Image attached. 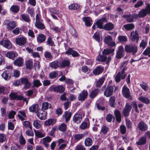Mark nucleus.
Segmentation results:
<instances>
[{
    "mask_svg": "<svg viewBox=\"0 0 150 150\" xmlns=\"http://www.w3.org/2000/svg\"><path fill=\"white\" fill-rule=\"evenodd\" d=\"M47 45L52 46H55L54 41H52V38L50 37L48 38L47 41Z\"/></svg>",
    "mask_w": 150,
    "mask_h": 150,
    "instance_id": "864d4df0",
    "label": "nucleus"
},
{
    "mask_svg": "<svg viewBox=\"0 0 150 150\" xmlns=\"http://www.w3.org/2000/svg\"><path fill=\"white\" fill-rule=\"evenodd\" d=\"M6 56L9 58L13 60L16 57V54L13 52H9L7 53Z\"/></svg>",
    "mask_w": 150,
    "mask_h": 150,
    "instance_id": "2f4dec72",
    "label": "nucleus"
},
{
    "mask_svg": "<svg viewBox=\"0 0 150 150\" xmlns=\"http://www.w3.org/2000/svg\"><path fill=\"white\" fill-rule=\"evenodd\" d=\"M88 94L87 91L83 90L82 92L80 93L78 97L79 100L83 101L86 99Z\"/></svg>",
    "mask_w": 150,
    "mask_h": 150,
    "instance_id": "a211bd4d",
    "label": "nucleus"
},
{
    "mask_svg": "<svg viewBox=\"0 0 150 150\" xmlns=\"http://www.w3.org/2000/svg\"><path fill=\"white\" fill-rule=\"evenodd\" d=\"M46 36L43 34H39L37 37V41L38 43H42L46 40Z\"/></svg>",
    "mask_w": 150,
    "mask_h": 150,
    "instance_id": "412c9836",
    "label": "nucleus"
},
{
    "mask_svg": "<svg viewBox=\"0 0 150 150\" xmlns=\"http://www.w3.org/2000/svg\"><path fill=\"white\" fill-rule=\"evenodd\" d=\"M123 17L126 18L127 21L128 22H133L134 19H136L138 18V15L136 13H134L132 15H124Z\"/></svg>",
    "mask_w": 150,
    "mask_h": 150,
    "instance_id": "423d86ee",
    "label": "nucleus"
},
{
    "mask_svg": "<svg viewBox=\"0 0 150 150\" xmlns=\"http://www.w3.org/2000/svg\"><path fill=\"white\" fill-rule=\"evenodd\" d=\"M34 132L35 136L38 138H41L45 136V134L39 130L34 129Z\"/></svg>",
    "mask_w": 150,
    "mask_h": 150,
    "instance_id": "c9c22d12",
    "label": "nucleus"
},
{
    "mask_svg": "<svg viewBox=\"0 0 150 150\" xmlns=\"http://www.w3.org/2000/svg\"><path fill=\"white\" fill-rule=\"evenodd\" d=\"M138 127L140 130L145 131L147 130V127L144 122H141L139 123Z\"/></svg>",
    "mask_w": 150,
    "mask_h": 150,
    "instance_id": "4be33fe9",
    "label": "nucleus"
},
{
    "mask_svg": "<svg viewBox=\"0 0 150 150\" xmlns=\"http://www.w3.org/2000/svg\"><path fill=\"white\" fill-rule=\"evenodd\" d=\"M118 39L119 41L122 44L125 42L127 40V37L123 35L119 36L118 37Z\"/></svg>",
    "mask_w": 150,
    "mask_h": 150,
    "instance_id": "de8ad7c7",
    "label": "nucleus"
},
{
    "mask_svg": "<svg viewBox=\"0 0 150 150\" xmlns=\"http://www.w3.org/2000/svg\"><path fill=\"white\" fill-rule=\"evenodd\" d=\"M49 103L47 102H45L42 103V109L43 110H46L49 107Z\"/></svg>",
    "mask_w": 150,
    "mask_h": 150,
    "instance_id": "bf43d9fd",
    "label": "nucleus"
},
{
    "mask_svg": "<svg viewBox=\"0 0 150 150\" xmlns=\"http://www.w3.org/2000/svg\"><path fill=\"white\" fill-rule=\"evenodd\" d=\"M84 137L83 134H76L74 135V138L76 140L79 141Z\"/></svg>",
    "mask_w": 150,
    "mask_h": 150,
    "instance_id": "603ef678",
    "label": "nucleus"
},
{
    "mask_svg": "<svg viewBox=\"0 0 150 150\" xmlns=\"http://www.w3.org/2000/svg\"><path fill=\"white\" fill-rule=\"evenodd\" d=\"M22 84L24 85V88L25 89H29L31 86V83L26 78L23 77L18 79L15 81L13 85L15 86H18Z\"/></svg>",
    "mask_w": 150,
    "mask_h": 150,
    "instance_id": "f257e3e1",
    "label": "nucleus"
},
{
    "mask_svg": "<svg viewBox=\"0 0 150 150\" xmlns=\"http://www.w3.org/2000/svg\"><path fill=\"white\" fill-rule=\"evenodd\" d=\"M148 38V37L147 36H146L145 39H143L142 40L139 45L140 47H142L143 49L145 48L147 44Z\"/></svg>",
    "mask_w": 150,
    "mask_h": 150,
    "instance_id": "f704fd0d",
    "label": "nucleus"
},
{
    "mask_svg": "<svg viewBox=\"0 0 150 150\" xmlns=\"http://www.w3.org/2000/svg\"><path fill=\"white\" fill-rule=\"evenodd\" d=\"M146 142V139L144 137L140 138L139 141L137 142L136 144L138 145H142L145 144Z\"/></svg>",
    "mask_w": 150,
    "mask_h": 150,
    "instance_id": "58836bf2",
    "label": "nucleus"
},
{
    "mask_svg": "<svg viewBox=\"0 0 150 150\" xmlns=\"http://www.w3.org/2000/svg\"><path fill=\"white\" fill-rule=\"evenodd\" d=\"M107 59V57L105 55H99L96 58V60L101 62H105Z\"/></svg>",
    "mask_w": 150,
    "mask_h": 150,
    "instance_id": "79ce46f5",
    "label": "nucleus"
},
{
    "mask_svg": "<svg viewBox=\"0 0 150 150\" xmlns=\"http://www.w3.org/2000/svg\"><path fill=\"white\" fill-rule=\"evenodd\" d=\"M4 47L8 49L11 48L12 47L11 43L10 41L8 40H5Z\"/></svg>",
    "mask_w": 150,
    "mask_h": 150,
    "instance_id": "37998d69",
    "label": "nucleus"
},
{
    "mask_svg": "<svg viewBox=\"0 0 150 150\" xmlns=\"http://www.w3.org/2000/svg\"><path fill=\"white\" fill-rule=\"evenodd\" d=\"M98 93V89H96L93 91L90 94V96L91 98H93L95 97Z\"/></svg>",
    "mask_w": 150,
    "mask_h": 150,
    "instance_id": "3c124183",
    "label": "nucleus"
},
{
    "mask_svg": "<svg viewBox=\"0 0 150 150\" xmlns=\"http://www.w3.org/2000/svg\"><path fill=\"white\" fill-rule=\"evenodd\" d=\"M114 27V25L112 23H109L104 26L103 29L105 30H110L113 29Z\"/></svg>",
    "mask_w": 150,
    "mask_h": 150,
    "instance_id": "c756f323",
    "label": "nucleus"
},
{
    "mask_svg": "<svg viewBox=\"0 0 150 150\" xmlns=\"http://www.w3.org/2000/svg\"><path fill=\"white\" fill-rule=\"evenodd\" d=\"M16 41L17 45L20 46H23L26 43L27 40L24 37H19L16 38Z\"/></svg>",
    "mask_w": 150,
    "mask_h": 150,
    "instance_id": "9b49d317",
    "label": "nucleus"
},
{
    "mask_svg": "<svg viewBox=\"0 0 150 150\" xmlns=\"http://www.w3.org/2000/svg\"><path fill=\"white\" fill-rule=\"evenodd\" d=\"M70 63L68 60H64L62 62L61 66V67H68L70 65Z\"/></svg>",
    "mask_w": 150,
    "mask_h": 150,
    "instance_id": "5fc2aeb1",
    "label": "nucleus"
},
{
    "mask_svg": "<svg viewBox=\"0 0 150 150\" xmlns=\"http://www.w3.org/2000/svg\"><path fill=\"white\" fill-rule=\"evenodd\" d=\"M16 26V23L14 21L10 22L8 26H7V29L9 30H11L14 28Z\"/></svg>",
    "mask_w": 150,
    "mask_h": 150,
    "instance_id": "72a5a7b5",
    "label": "nucleus"
},
{
    "mask_svg": "<svg viewBox=\"0 0 150 150\" xmlns=\"http://www.w3.org/2000/svg\"><path fill=\"white\" fill-rule=\"evenodd\" d=\"M125 51L127 53H132L134 54L137 52V47L135 45L130 44L126 45L125 46Z\"/></svg>",
    "mask_w": 150,
    "mask_h": 150,
    "instance_id": "20e7f679",
    "label": "nucleus"
},
{
    "mask_svg": "<svg viewBox=\"0 0 150 150\" xmlns=\"http://www.w3.org/2000/svg\"><path fill=\"white\" fill-rule=\"evenodd\" d=\"M25 65L27 69L30 70L31 69L33 65V62L32 61L30 60L27 61Z\"/></svg>",
    "mask_w": 150,
    "mask_h": 150,
    "instance_id": "49530a36",
    "label": "nucleus"
},
{
    "mask_svg": "<svg viewBox=\"0 0 150 150\" xmlns=\"http://www.w3.org/2000/svg\"><path fill=\"white\" fill-rule=\"evenodd\" d=\"M78 6L77 4H73L69 5L68 8L70 10H75L78 7Z\"/></svg>",
    "mask_w": 150,
    "mask_h": 150,
    "instance_id": "680f3d73",
    "label": "nucleus"
},
{
    "mask_svg": "<svg viewBox=\"0 0 150 150\" xmlns=\"http://www.w3.org/2000/svg\"><path fill=\"white\" fill-rule=\"evenodd\" d=\"M65 54L68 55H72L74 57L78 56V53L76 51H74L71 48L69 49L65 52Z\"/></svg>",
    "mask_w": 150,
    "mask_h": 150,
    "instance_id": "aec40b11",
    "label": "nucleus"
},
{
    "mask_svg": "<svg viewBox=\"0 0 150 150\" xmlns=\"http://www.w3.org/2000/svg\"><path fill=\"white\" fill-rule=\"evenodd\" d=\"M20 17L23 20L26 22H29L30 20L29 16L25 13H23L21 15Z\"/></svg>",
    "mask_w": 150,
    "mask_h": 150,
    "instance_id": "a878e982",
    "label": "nucleus"
},
{
    "mask_svg": "<svg viewBox=\"0 0 150 150\" xmlns=\"http://www.w3.org/2000/svg\"><path fill=\"white\" fill-rule=\"evenodd\" d=\"M33 125L36 129H39L41 126L40 121L38 120H35L33 122Z\"/></svg>",
    "mask_w": 150,
    "mask_h": 150,
    "instance_id": "8fccbe9b",
    "label": "nucleus"
},
{
    "mask_svg": "<svg viewBox=\"0 0 150 150\" xmlns=\"http://www.w3.org/2000/svg\"><path fill=\"white\" fill-rule=\"evenodd\" d=\"M38 105L37 104H33L29 108V110L30 112H36L38 110Z\"/></svg>",
    "mask_w": 150,
    "mask_h": 150,
    "instance_id": "c85d7f7f",
    "label": "nucleus"
},
{
    "mask_svg": "<svg viewBox=\"0 0 150 150\" xmlns=\"http://www.w3.org/2000/svg\"><path fill=\"white\" fill-rule=\"evenodd\" d=\"M13 71L11 70L5 71L2 74L1 76L5 80H7L9 79L12 75Z\"/></svg>",
    "mask_w": 150,
    "mask_h": 150,
    "instance_id": "9d476101",
    "label": "nucleus"
},
{
    "mask_svg": "<svg viewBox=\"0 0 150 150\" xmlns=\"http://www.w3.org/2000/svg\"><path fill=\"white\" fill-rule=\"evenodd\" d=\"M10 10L13 12L16 13L19 11V8L18 6L13 5L11 7Z\"/></svg>",
    "mask_w": 150,
    "mask_h": 150,
    "instance_id": "09e8293b",
    "label": "nucleus"
},
{
    "mask_svg": "<svg viewBox=\"0 0 150 150\" xmlns=\"http://www.w3.org/2000/svg\"><path fill=\"white\" fill-rule=\"evenodd\" d=\"M56 122V120L53 119H50L46 120L44 123L45 125L46 126H49L51 125H53Z\"/></svg>",
    "mask_w": 150,
    "mask_h": 150,
    "instance_id": "393cba45",
    "label": "nucleus"
},
{
    "mask_svg": "<svg viewBox=\"0 0 150 150\" xmlns=\"http://www.w3.org/2000/svg\"><path fill=\"white\" fill-rule=\"evenodd\" d=\"M140 86L145 91H147L148 89V86L146 83H143L140 84Z\"/></svg>",
    "mask_w": 150,
    "mask_h": 150,
    "instance_id": "e2e57ef3",
    "label": "nucleus"
},
{
    "mask_svg": "<svg viewBox=\"0 0 150 150\" xmlns=\"http://www.w3.org/2000/svg\"><path fill=\"white\" fill-rule=\"evenodd\" d=\"M131 108V106L127 103L123 110L122 113L123 115L125 117L128 116Z\"/></svg>",
    "mask_w": 150,
    "mask_h": 150,
    "instance_id": "ddd939ff",
    "label": "nucleus"
},
{
    "mask_svg": "<svg viewBox=\"0 0 150 150\" xmlns=\"http://www.w3.org/2000/svg\"><path fill=\"white\" fill-rule=\"evenodd\" d=\"M84 144L86 146H91L92 144V140L90 138H87L85 140Z\"/></svg>",
    "mask_w": 150,
    "mask_h": 150,
    "instance_id": "ea45409f",
    "label": "nucleus"
},
{
    "mask_svg": "<svg viewBox=\"0 0 150 150\" xmlns=\"http://www.w3.org/2000/svg\"><path fill=\"white\" fill-rule=\"evenodd\" d=\"M83 20L85 22V25L86 26H89L91 25V19L90 17H84L83 18Z\"/></svg>",
    "mask_w": 150,
    "mask_h": 150,
    "instance_id": "7c9ffc66",
    "label": "nucleus"
},
{
    "mask_svg": "<svg viewBox=\"0 0 150 150\" xmlns=\"http://www.w3.org/2000/svg\"><path fill=\"white\" fill-rule=\"evenodd\" d=\"M42 85V84L40 81L38 79H36L34 80L33 81V85L32 86V88H38Z\"/></svg>",
    "mask_w": 150,
    "mask_h": 150,
    "instance_id": "a19ab883",
    "label": "nucleus"
},
{
    "mask_svg": "<svg viewBox=\"0 0 150 150\" xmlns=\"http://www.w3.org/2000/svg\"><path fill=\"white\" fill-rule=\"evenodd\" d=\"M115 115V116L117 121L120 122L121 121V116L120 112L117 110H115L114 112Z\"/></svg>",
    "mask_w": 150,
    "mask_h": 150,
    "instance_id": "e433bc0d",
    "label": "nucleus"
},
{
    "mask_svg": "<svg viewBox=\"0 0 150 150\" xmlns=\"http://www.w3.org/2000/svg\"><path fill=\"white\" fill-rule=\"evenodd\" d=\"M139 35L137 31H132L130 36V39L133 42H137L139 39Z\"/></svg>",
    "mask_w": 150,
    "mask_h": 150,
    "instance_id": "1a4fd4ad",
    "label": "nucleus"
},
{
    "mask_svg": "<svg viewBox=\"0 0 150 150\" xmlns=\"http://www.w3.org/2000/svg\"><path fill=\"white\" fill-rule=\"evenodd\" d=\"M103 69H104L103 67L100 66H98L93 70V73L95 75H98L102 72Z\"/></svg>",
    "mask_w": 150,
    "mask_h": 150,
    "instance_id": "b1692460",
    "label": "nucleus"
},
{
    "mask_svg": "<svg viewBox=\"0 0 150 150\" xmlns=\"http://www.w3.org/2000/svg\"><path fill=\"white\" fill-rule=\"evenodd\" d=\"M82 118V116L81 114L76 113L73 117V120L74 122L78 124L81 122Z\"/></svg>",
    "mask_w": 150,
    "mask_h": 150,
    "instance_id": "f3484780",
    "label": "nucleus"
},
{
    "mask_svg": "<svg viewBox=\"0 0 150 150\" xmlns=\"http://www.w3.org/2000/svg\"><path fill=\"white\" fill-rule=\"evenodd\" d=\"M124 52V49L122 46H120L118 48V51L117 52L116 57L117 58H120L122 56Z\"/></svg>",
    "mask_w": 150,
    "mask_h": 150,
    "instance_id": "dca6fc26",
    "label": "nucleus"
},
{
    "mask_svg": "<svg viewBox=\"0 0 150 150\" xmlns=\"http://www.w3.org/2000/svg\"><path fill=\"white\" fill-rule=\"evenodd\" d=\"M71 113L69 112L68 111L64 112V114L63 115V117H65V121L66 122H67L69 120L71 116Z\"/></svg>",
    "mask_w": 150,
    "mask_h": 150,
    "instance_id": "cd10ccee",
    "label": "nucleus"
},
{
    "mask_svg": "<svg viewBox=\"0 0 150 150\" xmlns=\"http://www.w3.org/2000/svg\"><path fill=\"white\" fill-rule=\"evenodd\" d=\"M150 14V4H147L145 8L140 11L138 15V17L143 18L146 16L147 14Z\"/></svg>",
    "mask_w": 150,
    "mask_h": 150,
    "instance_id": "7ed1b4c3",
    "label": "nucleus"
},
{
    "mask_svg": "<svg viewBox=\"0 0 150 150\" xmlns=\"http://www.w3.org/2000/svg\"><path fill=\"white\" fill-rule=\"evenodd\" d=\"M138 99L140 101L146 105L150 103L149 100L146 97L141 96L139 97Z\"/></svg>",
    "mask_w": 150,
    "mask_h": 150,
    "instance_id": "bb28decb",
    "label": "nucleus"
},
{
    "mask_svg": "<svg viewBox=\"0 0 150 150\" xmlns=\"http://www.w3.org/2000/svg\"><path fill=\"white\" fill-rule=\"evenodd\" d=\"M107 22V18L105 17H103L97 21L96 24L99 28L102 29L104 27L103 25V23Z\"/></svg>",
    "mask_w": 150,
    "mask_h": 150,
    "instance_id": "f8f14e48",
    "label": "nucleus"
},
{
    "mask_svg": "<svg viewBox=\"0 0 150 150\" xmlns=\"http://www.w3.org/2000/svg\"><path fill=\"white\" fill-rule=\"evenodd\" d=\"M123 27L126 30H130L133 29L134 27V25L133 23H129L123 25Z\"/></svg>",
    "mask_w": 150,
    "mask_h": 150,
    "instance_id": "4c0bfd02",
    "label": "nucleus"
},
{
    "mask_svg": "<svg viewBox=\"0 0 150 150\" xmlns=\"http://www.w3.org/2000/svg\"><path fill=\"white\" fill-rule=\"evenodd\" d=\"M20 73L19 71L17 70H15L13 72V75L12 76L15 78H18L20 75Z\"/></svg>",
    "mask_w": 150,
    "mask_h": 150,
    "instance_id": "0e129e2a",
    "label": "nucleus"
},
{
    "mask_svg": "<svg viewBox=\"0 0 150 150\" xmlns=\"http://www.w3.org/2000/svg\"><path fill=\"white\" fill-rule=\"evenodd\" d=\"M16 112L13 110L11 111L8 115V118L10 119H13L14 117V116L16 114Z\"/></svg>",
    "mask_w": 150,
    "mask_h": 150,
    "instance_id": "69168bd1",
    "label": "nucleus"
},
{
    "mask_svg": "<svg viewBox=\"0 0 150 150\" xmlns=\"http://www.w3.org/2000/svg\"><path fill=\"white\" fill-rule=\"evenodd\" d=\"M105 80L104 78H102L99 79L98 81L97 82L96 86L97 87H100L101 85L103 83Z\"/></svg>",
    "mask_w": 150,
    "mask_h": 150,
    "instance_id": "13d9d810",
    "label": "nucleus"
},
{
    "mask_svg": "<svg viewBox=\"0 0 150 150\" xmlns=\"http://www.w3.org/2000/svg\"><path fill=\"white\" fill-rule=\"evenodd\" d=\"M122 93L123 95L125 98H131V96L130 94L129 90L127 87L125 86H123L122 90Z\"/></svg>",
    "mask_w": 150,
    "mask_h": 150,
    "instance_id": "6e6552de",
    "label": "nucleus"
},
{
    "mask_svg": "<svg viewBox=\"0 0 150 150\" xmlns=\"http://www.w3.org/2000/svg\"><path fill=\"white\" fill-rule=\"evenodd\" d=\"M24 63V60L23 58L19 57L16 59L13 62V64L14 65L18 67H22Z\"/></svg>",
    "mask_w": 150,
    "mask_h": 150,
    "instance_id": "2eb2a0df",
    "label": "nucleus"
},
{
    "mask_svg": "<svg viewBox=\"0 0 150 150\" xmlns=\"http://www.w3.org/2000/svg\"><path fill=\"white\" fill-rule=\"evenodd\" d=\"M125 63L123 62L121 64L120 68V69L123 68L121 73L120 72H118L117 74L116 75L115 78V81L116 82H118L120 81V79H124L125 78L126 74L125 73V71L127 69V67L126 66H125Z\"/></svg>",
    "mask_w": 150,
    "mask_h": 150,
    "instance_id": "f03ea898",
    "label": "nucleus"
},
{
    "mask_svg": "<svg viewBox=\"0 0 150 150\" xmlns=\"http://www.w3.org/2000/svg\"><path fill=\"white\" fill-rule=\"evenodd\" d=\"M109 128L106 126H102L100 131L101 133L105 134L108 132Z\"/></svg>",
    "mask_w": 150,
    "mask_h": 150,
    "instance_id": "4d7b16f0",
    "label": "nucleus"
},
{
    "mask_svg": "<svg viewBox=\"0 0 150 150\" xmlns=\"http://www.w3.org/2000/svg\"><path fill=\"white\" fill-rule=\"evenodd\" d=\"M37 114L38 117L40 120H45L47 119V113L46 110H43L42 109H38Z\"/></svg>",
    "mask_w": 150,
    "mask_h": 150,
    "instance_id": "39448f33",
    "label": "nucleus"
},
{
    "mask_svg": "<svg viewBox=\"0 0 150 150\" xmlns=\"http://www.w3.org/2000/svg\"><path fill=\"white\" fill-rule=\"evenodd\" d=\"M115 51L114 49H104L102 52V53L106 55H108L112 53Z\"/></svg>",
    "mask_w": 150,
    "mask_h": 150,
    "instance_id": "a18cd8bd",
    "label": "nucleus"
},
{
    "mask_svg": "<svg viewBox=\"0 0 150 150\" xmlns=\"http://www.w3.org/2000/svg\"><path fill=\"white\" fill-rule=\"evenodd\" d=\"M24 126L26 128H29L30 129L32 130V127L30 125V122L28 121H25L24 122Z\"/></svg>",
    "mask_w": 150,
    "mask_h": 150,
    "instance_id": "6e6d98bb",
    "label": "nucleus"
},
{
    "mask_svg": "<svg viewBox=\"0 0 150 150\" xmlns=\"http://www.w3.org/2000/svg\"><path fill=\"white\" fill-rule=\"evenodd\" d=\"M6 139V135L4 134H0V142L3 143L5 141Z\"/></svg>",
    "mask_w": 150,
    "mask_h": 150,
    "instance_id": "774afa93",
    "label": "nucleus"
},
{
    "mask_svg": "<svg viewBox=\"0 0 150 150\" xmlns=\"http://www.w3.org/2000/svg\"><path fill=\"white\" fill-rule=\"evenodd\" d=\"M59 130L61 132H65L67 129V125L64 123H62L58 127Z\"/></svg>",
    "mask_w": 150,
    "mask_h": 150,
    "instance_id": "c03bdc74",
    "label": "nucleus"
},
{
    "mask_svg": "<svg viewBox=\"0 0 150 150\" xmlns=\"http://www.w3.org/2000/svg\"><path fill=\"white\" fill-rule=\"evenodd\" d=\"M113 90V86H108L104 91V95L106 97H109L112 95Z\"/></svg>",
    "mask_w": 150,
    "mask_h": 150,
    "instance_id": "4468645a",
    "label": "nucleus"
},
{
    "mask_svg": "<svg viewBox=\"0 0 150 150\" xmlns=\"http://www.w3.org/2000/svg\"><path fill=\"white\" fill-rule=\"evenodd\" d=\"M26 11L28 13L30 14L31 17L34 18L35 13L33 8L28 7L27 8Z\"/></svg>",
    "mask_w": 150,
    "mask_h": 150,
    "instance_id": "473e14b6",
    "label": "nucleus"
},
{
    "mask_svg": "<svg viewBox=\"0 0 150 150\" xmlns=\"http://www.w3.org/2000/svg\"><path fill=\"white\" fill-rule=\"evenodd\" d=\"M89 126V121L88 119H86L83 122L80 126V128L82 129H84Z\"/></svg>",
    "mask_w": 150,
    "mask_h": 150,
    "instance_id": "6ab92c4d",
    "label": "nucleus"
},
{
    "mask_svg": "<svg viewBox=\"0 0 150 150\" xmlns=\"http://www.w3.org/2000/svg\"><path fill=\"white\" fill-rule=\"evenodd\" d=\"M64 88L62 86H60L57 87V92L60 93H62L64 91Z\"/></svg>",
    "mask_w": 150,
    "mask_h": 150,
    "instance_id": "338daca9",
    "label": "nucleus"
},
{
    "mask_svg": "<svg viewBox=\"0 0 150 150\" xmlns=\"http://www.w3.org/2000/svg\"><path fill=\"white\" fill-rule=\"evenodd\" d=\"M104 41L105 43L110 46H114L116 45L115 42L112 41V37L110 35L105 37Z\"/></svg>",
    "mask_w": 150,
    "mask_h": 150,
    "instance_id": "0eeeda50",
    "label": "nucleus"
},
{
    "mask_svg": "<svg viewBox=\"0 0 150 150\" xmlns=\"http://www.w3.org/2000/svg\"><path fill=\"white\" fill-rule=\"evenodd\" d=\"M93 38L98 42H99L100 41V34L99 33H95L93 35Z\"/></svg>",
    "mask_w": 150,
    "mask_h": 150,
    "instance_id": "052dcab7",
    "label": "nucleus"
},
{
    "mask_svg": "<svg viewBox=\"0 0 150 150\" xmlns=\"http://www.w3.org/2000/svg\"><path fill=\"white\" fill-rule=\"evenodd\" d=\"M35 25L36 28L40 29L43 30L45 28V26L43 23V21L35 22Z\"/></svg>",
    "mask_w": 150,
    "mask_h": 150,
    "instance_id": "5701e85b",
    "label": "nucleus"
}]
</instances>
